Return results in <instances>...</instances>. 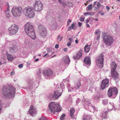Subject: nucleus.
Returning a JSON list of instances; mask_svg holds the SVG:
<instances>
[{
	"mask_svg": "<svg viewBox=\"0 0 120 120\" xmlns=\"http://www.w3.org/2000/svg\"><path fill=\"white\" fill-rule=\"evenodd\" d=\"M67 50H68V49L66 48H64V51L65 52L67 51Z\"/></svg>",
	"mask_w": 120,
	"mask_h": 120,
	"instance_id": "bf43d9fd",
	"label": "nucleus"
},
{
	"mask_svg": "<svg viewBox=\"0 0 120 120\" xmlns=\"http://www.w3.org/2000/svg\"><path fill=\"white\" fill-rule=\"evenodd\" d=\"M86 26L88 28H90V25H89V24L88 23H86Z\"/></svg>",
	"mask_w": 120,
	"mask_h": 120,
	"instance_id": "0e129e2a",
	"label": "nucleus"
},
{
	"mask_svg": "<svg viewBox=\"0 0 120 120\" xmlns=\"http://www.w3.org/2000/svg\"><path fill=\"white\" fill-rule=\"evenodd\" d=\"M78 24L79 26H80L82 25V23L81 22H79L78 23Z\"/></svg>",
	"mask_w": 120,
	"mask_h": 120,
	"instance_id": "864d4df0",
	"label": "nucleus"
},
{
	"mask_svg": "<svg viewBox=\"0 0 120 120\" xmlns=\"http://www.w3.org/2000/svg\"><path fill=\"white\" fill-rule=\"evenodd\" d=\"M71 41H69L68 43L67 44V45L68 46H70L71 44Z\"/></svg>",
	"mask_w": 120,
	"mask_h": 120,
	"instance_id": "8fccbe9b",
	"label": "nucleus"
},
{
	"mask_svg": "<svg viewBox=\"0 0 120 120\" xmlns=\"http://www.w3.org/2000/svg\"><path fill=\"white\" fill-rule=\"evenodd\" d=\"M9 48V51L10 52L12 53L15 52L17 51L16 46L15 45L13 46L12 47H10Z\"/></svg>",
	"mask_w": 120,
	"mask_h": 120,
	"instance_id": "412c9836",
	"label": "nucleus"
},
{
	"mask_svg": "<svg viewBox=\"0 0 120 120\" xmlns=\"http://www.w3.org/2000/svg\"><path fill=\"white\" fill-rule=\"evenodd\" d=\"M118 91V89L116 87H110L108 90L107 95L109 97L112 96H116L117 94Z\"/></svg>",
	"mask_w": 120,
	"mask_h": 120,
	"instance_id": "9b49d317",
	"label": "nucleus"
},
{
	"mask_svg": "<svg viewBox=\"0 0 120 120\" xmlns=\"http://www.w3.org/2000/svg\"><path fill=\"white\" fill-rule=\"evenodd\" d=\"M81 120H92L90 116V115H83Z\"/></svg>",
	"mask_w": 120,
	"mask_h": 120,
	"instance_id": "4be33fe9",
	"label": "nucleus"
},
{
	"mask_svg": "<svg viewBox=\"0 0 120 120\" xmlns=\"http://www.w3.org/2000/svg\"><path fill=\"white\" fill-rule=\"evenodd\" d=\"M117 66L116 63L113 61L112 62L111 65V75L113 79L116 81L118 80L119 76V74L115 71Z\"/></svg>",
	"mask_w": 120,
	"mask_h": 120,
	"instance_id": "39448f33",
	"label": "nucleus"
},
{
	"mask_svg": "<svg viewBox=\"0 0 120 120\" xmlns=\"http://www.w3.org/2000/svg\"><path fill=\"white\" fill-rule=\"evenodd\" d=\"M69 41H71V42L72 40V39H71V38H69Z\"/></svg>",
	"mask_w": 120,
	"mask_h": 120,
	"instance_id": "e2e57ef3",
	"label": "nucleus"
},
{
	"mask_svg": "<svg viewBox=\"0 0 120 120\" xmlns=\"http://www.w3.org/2000/svg\"><path fill=\"white\" fill-rule=\"evenodd\" d=\"M38 60H39V59L38 58H37V59H35L34 60V62H37L38 61Z\"/></svg>",
	"mask_w": 120,
	"mask_h": 120,
	"instance_id": "052dcab7",
	"label": "nucleus"
},
{
	"mask_svg": "<svg viewBox=\"0 0 120 120\" xmlns=\"http://www.w3.org/2000/svg\"><path fill=\"white\" fill-rule=\"evenodd\" d=\"M71 22V20L70 19H69L67 21V25L68 26L69 25V23Z\"/></svg>",
	"mask_w": 120,
	"mask_h": 120,
	"instance_id": "a19ab883",
	"label": "nucleus"
},
{
	"mask_svg": "<svg viewBox=\"0 0 120 120\" xmlns=\"http://www.w3.org/2000/svg\"><path fill=\"white\" fill-rule=\"evenodd\" d=\"M101 8L102 9H103L104 8L105 6L103 5H101Z\"/></svg>",
	"mask_w": 120,
	"mask_h": 120,
	"instance_id": "13d9d810",
	"label": "nucleus"
},
{
	"mask_svg": "<svg viewBox=\"0 0 120 120\" xmlns=\"http://www.w3.org/2000/svg\"><path fill=\"white\" fill-rule=\"evenodd\" d=\"M33 5L34 10L39 11L42 10L43 5L41 2L39 0H35L33 2Z\"/></svg>",
	"mask_w": 120,
	"mask_h": 120,
	"instance_id": "0eeeda50",
	"label": "nucleus"
},
{
	"mask_svg": "<svg viewBox=\"0 0 120 120\" xmlns=\"http://www.w3.org/2000/svg\"><path fill=\"white\" fill-rule=\"evenodd\" d=\"M23 65L22 64H19L18 65V67L19 68H21L23 67Z\"/></svg>",
	"mask_w": 120,
	"mask_h": 120,
	"instance_id": "79ce46f5",
	"label": "nucleus"
},
{
	"mask_svg": "<svg viewBox=\"0 0 120 120\" xmlns=\"http://www.w3.org/2000/svg\"><path fill=\"white\" fill-rule=\"evenodd\" d=\"M60 35H59L57 37V41H59V42L60 41L62 40V38H63V37H60Z\"/></svg>",
	"mask_w": 120,
	"mask_h": 120,
	"instance_id": "2f4dec72",
	"label": "nucleus"
},
{
	"mask_svg": "<svg viewBox=\"0 0 120 120\" xmlns=\"http://www.w3.org/2000/svg\"><path fill=\"white\" fill-rule=\"evenodd\" d=\"M33 8L30 6L25 7L23 9V13L24 15L29 18L33 17L34 16Z\"/></svg>",
	"mask_w": 120,
	"mask_h": 120,
	"instance_id": "423d86ee",
	"label": "nucleus"
},
{
	"mask_svg": "<svg viewBox=\"0 0 120 120\" xmlns=\"http://www.w3.org/2000/svg\"><path fill=\"white\" fill-rule=\"evenodd\" d=\"M101 32L100 31V29H98L97 30H96V32L94 34H97L100 35Z\"/></svg>",
	"mask_w": 120,
	"mask_h": 120,
	"instance_id": "c9c22d12",
	"label": "nucleus"
},
{
	"mask_svg": "<svg viewBox=\"0 0 120 120\" xmlns=\"http://www.w3.org/2000/svg\"><path fill=\"white\" fill-rule=\"evenodd\" d=\"M87 105L88 106H89V107H91L93 108V109L94 110L95 109V107L94 106H92V105L90 103V102H89L88 103Z\"/></svg>",
	"mask_w": 120,
	"mask_h": 120,
	"instance_id": "72a5a7b5",
	"label": "nucleus"
},
{
	"mask_svg": "<svg viewBox=\"0 0 120 120\" xmlns=\"http://www.w3.org/2000/svg\"><path fill=\"white\" fill-rule=\"evenodd\" d=\"M67 85L68 88H70V84L69 83L67 84Z\"/></svg>",
	"mask_w": 120,
	"mask_h": 120,
	"instance_id": "603ef678",
	"label": "nucleus"
},
{
	"mask_svg": "<svg viewBox=\"0 0 120 120\" xmlns=\"http://www.w3.org/2000/svg\"><path fill=\"white\" fill-rule=\"evenodd\" d=\"M25 30L26 34L31 38L34 39L36 37L34 26L30 23H27L25 25Z\"/></svg>",
	"mask_w": 120,
	"mask_h": 120,
	"instance_id": "f03ea898",
	"label": "nucleus"
},
{
	"mask_svg": "<svg viewBox=\"0 0 120 120\" xmlns=\"http://www.w3.org/2000/svg\"><path fill=\"white\" fill-rule=\"evenodd\" d=\"M84 64L89 66L90 65V58L89 57H86L84 59Z\"/></svg>",
	"mask_w": 120,
	"mask_h": 120,
	"instance_id": "6ab92c4d",
	"label": "nucleus"
},
{
	"mask_svg": "<svg viewBox=\"0 0 120 120\" xmlns=\"http://www.w3.org/2000/svg\"><path fill=\"white\" fill-rule=\"evenodd\" d=\"M101 4H100V3L99 2H98L97 5V9H99L100 7H101Z\"/></svg>",
	"mask_w": 120,
	"mask_h": 120,
	"instance_id": "e433bc0d",
	"label": "nucleus"
},
{
	"mask_svg": "<svg viewBox=\"0 0 120 120\" xmlns=\"http://www.w3.org/2000/svg\"><path fill=\"white\" fill-rule=\"evenodd\" d=\"M109 80L107 79H105L103 80L101 82V87L103 90L108 87L109 85Z\"/></svg>",
	"mask_w": 120,
	"mask_h": 120,
	"instance_id": "4468645a",
	"label": "nucleus"
},
{
	"mask_svg": "<svg viewBox=\"0 0 120 120\" xmlns=\"http://www.w3.org/2000/svg\"><path fill=\"white\" fill-rule=\"evenodd\" d=\"M104 57V55L101 54L96 59V64L97 66L101 68H102L103 66Z\"/></svg>",
	"mask_w": 120,
	"mask_h": 120,
	"instance_id": "1a4fd4ad",
	"label": "nucleus"
},
{
	"mask_svg": "<svg viewBox=\"0 0 120 120\" xmlns=\"http://www.w3.org/2000/svg\"><path fill=\"white\" fill-rule=\"evenodd\" d=\"M94 14L93 12H87L84 13V15L85 16H86L87 15H93Z\"/></svg>",
	"mask_w": 120,
	"mask_h": 120,
	"instance_id": "c756f323",
	"label": "nucleus"
},
{
	"mask_svg": "<svg viewBox=\"0 0 120 120\" xmlns=\"http://www.w3.org/2000/svg\"><path fill=\"white\" fill-rule=\"evenodd\" d=\"M59 45L57 44H56L55 45V47L56 48H58L59 47Z\"/></svg>",
	"mask_w": 120,
	"mask_h": 120,
	"instance_id": "3c124183",
	"label": "nucleus"
},
{
	"mask_svg": "<svg viewBox=\"0 0 120 120\" xmlns=\"http://www.w3.org/2000/svg\"><path fill=\"white\" fill-rule=\"evenodd\" d=\"M75 109L73 108H71L70 110V115L71 117L73 119H76V117L74 115L75 112Z\"/></svg>",
	"mask_w": 120,
	"mask_h": 120,
	"instance_id": "f3484780",
	"label": "nucleus"
},
{
	"mask_svg": "<svg viewBox=\"0 0 120 120\" xmlns=\"http://www.w3.org/2000/svg\"><path fill=\"white\" fill-rule=\"evenodd\" d=\"M75 24L74 23H73L71 24V26L72 28L73 29L75 27Z\"/></svg>",
	"mask_w": 120,
	"mask_h": 120,
	"instance_id": "de8ad7c7",
	"label": "nucleus"
},
{
	"mask_svg": "<svg viewBox=\"0 0 120 120\" xmlns=\"http://www.w3.org/2000/svg\"><path fill=\"white\" fill-rule=\"evenodd\" d=\"M19 27L15 24L11 25L8 29V31L12 34H15L18 31Z\"/></svg>",
	"mask_w": 120,
	"mask_h": 120,
	"instance_id": "f8f14e48",
	"label": "nucleus"
},
{
	"mask_svg": "<svg viewBox=\"0 0 120 120\" xmlns=\"http://www.w3.org/2000/svg\"><path fill=\"white\" fill-rule=\"evenodd\" d=\"M29 112L30 114L33 116H35L37 113L35 108L32 105H31L29 110Z\"/></svg>",
	"mask_w": 120,
	"mask_h": 120,
	"instance_id": "dca6fc26",
	"label": "nucleus"
},
{
	"mask_svg": "<svg viewBox=\"0 0 120 120\" xmlns=\"http://www.w3.org/2000/svg\"><path fill=\"white\" fill-rule=\"evenodd\" d=\"M6 55L7 56V59L9 61H11L12 60L14 59V57L13 56L7 53H6Z\"/></svg>",
	"mask_w": 120,
	"mask_h": 120,
	"instance_id": "a878e982",
	"label": "nucleus"
},
{
	"mask_svg": "<svg viewBox=\"0 0 120 120\" xmlns=\"http://www.w3.org/2000/svg\"><path fill=\"white\" fill-rule=\"evenodd\" d=\"M9 104H7V105H6V106H4V107L5 108H6V107H8L9 106Z\"/></svg>",
	"mask_w": 120,
	"mask_h": 120,
	"instance_id": "69168bd1",
	"label": "nucleus"
},
{
	"mask_svg": "<svg viewBox=\"0 0 120 120\" xmlns=\"http://www.w3.org/2000/svg\"><path fill=\"white\" fill-rule=\"evenodd\" d=\"M86 23H87L89 21V20L88 19H86Z\"/></svg>",
	"mask_w": 120,
	"mask_h": 120,
	"instance_id": "680f3d73",
	"label": "nucleus"
},
{
	"mask_svg": "<svg viewBox=\"0 0 120 120\" xmlns=\"http://www.w3.org/2000/svg\"><path fill=\"white\" fill-rule=\"evenodd\" d=\"M90 45L87 44L84 47V51L86 52H88L90 49Z\"/></svg>",
	"mask_w": 120,
	"mask_h": 120,
	"instance_id": "5701e85b",
	"label": "nucleus"
},
{
	"mask_svg": "<svg viewBox=\"0 0 120 120\" xmlns=\"http://www.w3.org/2000/svg\"><path fill=\"white\" fill-rule=\"evenodd\" d=\"M32 82H31V83H28L29 86L27 87L26 89L28 90L32 88V86L33 85V84H32Z\"/></svg>",
	"mask_w": 120,
	"mask_h": 120,
	"instance_id": "c85d7f7f",
	"label": "nucleus"
},
{
	"mask_svg": "<svg viewBox=\"0 0 120 120\" xmlns=\"http://www.w3.org/2000/svg\"><path fill=\"white\" fill-rule=\"evenodd\" d=\"M95 96V97H94V99H95V100H96V99H97V98H98V97H97V96Z\"/></svg>",
	"mask_w": 120,
	"mask_h": 120,
	"instance_id": "338daca9",
	"label": "nucleus"
},
{
	"mask_svg": "<svg viewBox=\"0 0 120 120\" xmlns=\"http://www.w3.org/2000/svg\"><path fill=\"white\" fill-rule=\"evenodd\" d=\"M62 93L60 92L58 90H56L54 92L53 94H49L48 96L49 98L53 100H56L61 95Z\"/></svg>",
	"mask_w": 120,
	"mask_h": 120,
	"instance_id": "9d476101",
	"label": "nucleus"
},
{
	"mask_svg": "<svg viewBox=\"0 0 120 120\" xmlns=\"http://www.w3.org/2000/svg\"><path fill=\"white\" fill-rule=\"evenodd\" d=\"M65 116V114H62L60 116V119L61 120H64V117Z\"/></svg>",
	"mask_w": 120,
	"mask_h": 120,
	"instance_id": "f704fd0d",
	"label": "nucleus"
},
{
	"mask_svg": "<svg viewBox=\"0 0 120 120\" xmlns=\"http://www.w3.org/2000/svg\"><path fill=\"white\" fill-rule=\"evenodd\" d=\"M40 35L42 37H45L46 34V31L45 28L42 26L39 25L38 27Z\"/></svg>",
	"mask_w": 120,
	"mask_h": 120,
	"instance_id": "ddd939ff",
	"label": "nucleus"
},
{
	"mask_svg": "<svg viewBox=\"0 0 120 120\" xmlns=\"http://www.w3.org/2000/svg\"><path fill=\"white\" fill-rule=\"evenodd\" d=\"M84 19L83 17H81V18L79 20L80 21L82 22L84 21Z\"/></svg>",
	"mask_w": 120,
	"mask_h": 120,
	"instance_id": "37998d69",
	"label": "nucleus"
},
{
	"mask_svg": "<svg viewBox=\"0 0 120 120\" xmlns=\"http://www.w3.org/2000/svg\"><path fill=\"white\" fill-rule=\"evenodd\" d=\"M39 120H47L44 116H43L40 118Z\"/></svg>",
	"mask_w": 120,
	"mask_h": 120,
	"instance_id": "58836bf2",
	"label": "nucleus"
},
{
	"mask_svg": "<svg viewBox=\"0 0 120 120\" xmlns=\"http://www.w3.org/2000/svg\"><path fill=\"white\" fill-rule=\"evenodd\" d=\"M22 11V8L20 7H14L11 10V13L13 16L17 17L20 16Z\"/></svg>",
	"mask_w": 120,
	"mask_h": 120,
	"instance_id": "6e6552de",
	"label": "nucleus"
},
{
	"mask_svg": "<svg viewBox=\"0 0 120 120\" xmlns=\"http://www.w3.org/2000/svg\"><path fill=\"white\" fill-rule=\"evenodd\" d=\"M102 103L104 105H106L108 103V100L106 99H104L102 101Z\"/></svg>",
	"mask_w": 120,
	"mask_h": 120,
	"instance_id": "473e14b6",
	"label": "nucleus"
},
{
	"mask_svg": "<svg viewBox=\"0 0 120 120\" xmlns=\"http://www.w3.org/2000/svg\"><path fill=\"white\" fill-rule=\"evenodd\" d=\"M43 75L47 79L48 78L52 76L53 75L52 71L49 69L45 70H43Z\"/></svg>",
	"mask_w": 120,
	"mask_h": 120,
	"instance_id": "2eb2a0df",
	"label": "nucleus"
},
{
	"mask_svg": "<svg viewBox=\"0 0 120 120\" xmlns=\"http://www.w3.org/2000/svg\"><path fill=\"white\" fill-rule=\"evenodd\" d=\"M110 104L112 105V106L113 107L114 106V104L113 103H110Z\"/></svg>",
	"mask_w": 120,
	"mask_h": 120,
	"instance_id": "774afa93",
	"label": "nucleus"
},
{
	"mask_svg": "<svg viewBox=\"0 0 120 120\" xmlns=\"http://www.w3.org/2000/svg\"><path fill=\"white\" fill-rule=\"evenodd\" d=\"M102 38L104 42L107 46L111 45L114 41L113 37L110 35L106 33H104L102 35Z\"/></svg>",
	"mask_w": 120,
	"mask_h": 120,
	"instance_id": "7ed1b4c3",
	"label": "nucleus"
},
{
	"mask_svg": "<svg viewBox=\"0 0 120 120\" xmlns=\"http://www.w3.org/2000/svg\"><path fill=\"white\" fill-rule=\"evenodd\" d=\"M9 10L8 7L5 11L6 15L8 18H9L11 16L10 13H9Z\"/></svg>",
	"mask_w": 120,
	"mask_h": 120,
	"instance_id": "bb28decb",
	"label": "nucleus"
},
{
	"mask_svg": "<svg viewBox=\"0 0 120 120\" xmlns=\"http://www.w3.org/2000/svg\"><path fill=\"white\" fill-rule=\"evenodd\" d=\"M63 59L65 63L67 64H68L70 61L69 58L67 56L64 57Z\"/></svg>",
	"mask_w": 120,
	"mask_h": 120,
	"instance_id": "b1692460",
	"label": "nucleus"
},
{
	"mask_svg": "<svg viewBox=\"0 0 120 120\" xmlns=\"http://www.w3.org/2000/svg\"><path fill=\"white\" fill-rule=\"evenodd\" d=\"M49 106L51 112L54 113L55 112H60L61 110V107L58 103L54 102H51Z\"/></svg>",
	"mask_w": 120,
	"mask_h": 120,
	"instance_id": "20e7f679",
	"label": "nucleus"
},
{
	"mask_svg": "<svg viewBox=\"0 0 120 120\" xmlns=\"http://www.w3.org/2000/svg\"><path fill=\"white\" fill-rule=\"evenodd\" d=\"M108 113L107 111L103 112L100 113V116L102 119H105L107 118V114Z\"/></svg>",
	"mask_w": 120,
	"mask_h": 120,
	"instance_id": "aec40b11",
	"label": "nucleus"
},
{
	"mask_svg": "<svg viewBox=\"0 0 120 120\" xmlns=\"http://www.w3.org/2000/svg\"><path fill=\"white\" fill-rule=\"evenodd\" d=\"M15 73V71H11V73H10V75H11L12 76V75H14Z\"/></svg>",
	"mask_w": 120,
	"mask_h": 120,
	"instance_id": "a18cd8bd",
	"label": "nucleus"
},
{
	"mask_svg": "<svg viewBox=\"0 0 120 120\" xmlns=\"http://www.w3.org/2000/svg\"><path fill=\"white\" fill-rule=\"evenodd\" d=\"M80 101V99L79 98H78L77 100L76 101V103H79V102Z\"/></svg>",
	"mask_w": 120,
	"mask_h": 120,
	"instance_id": "6e6d98bb",
	"label": "nucleus"
},
{
	"mask_svg": "<svg viewBox=\"0 0 120 120\" xmlns=\"http://www.w3.org/2000/svg\"><path fill=\"white\" fill-rule=\"evenodd\" d=\"M60 3H61L64 6H66L67 4V3H65L64 2H61H61Z\"/></svg>",
	"mask_w": 120,
	"mask_h": 120,
	"instance_id": "4c0bfd02",
	"label": "nucleus"
},
{
	"mask_svg": "<svg viewBox=\"0 0 120 120\" xmlns=\"http://www.w3.org/2000/svg\"><path fill=\"white\" fill-rule=\"evenodd\" d=\"M68 4H70V5H69V6H71V7L72 6V4L70 2H68Z\"/></svg>",
	"mask_w": 120,
	"mask_h": 120,
	"instance_id": "09e8293b",
	"label": "nucleus"
},
{
	"mask_svg": "<svg viewBox=\"0 0 120 120\" xmlns=\"http://www.w3.org/2000/svg\"><path fill=\"white\" fill-rule=\"evenodd\" d=\"M106 8L108 10H109L110 9V8L108 6H106Z\"/></svg>",
	"mask_w": 120,
	"mask_h": 120,
	"instance_id": "5fc2aeb1",
	"label": "nucleus"
},
{
	"mask_svg": "<svg viewBox=\"0 0 120 120\" xmlns=\"http://www.w3.org/2000/svg\"><path fill=\"white\" fill-rule=\"evenodd\" d=\"M72 28L71 26H69L68 27V31H69L71 30L72 29H73Z\"/></svg>",
	"mask_w": 120,
	"mask_h": 120,
	"instance_id": "c03bdc74",
	"label": "nucleus"
},
{
	"mask_svg": "<svg viewBox=\"0 0 120 120\" xmlns=\"http://www.w3.org/2000/svg\"><path fill=\"white\" fill-rule=\"evenodd\" d=\"M82 50L81 49L79 50V52L77 53L76 55L73 56V58L75 60L79 59L82 56Z\"/></svg>",
	"mask_w": 120,
	"mask_h": 120,
	"instance_id": "a211bd4d",
	"label": "nucleus"
},
{
	"mask_svg": "<svg viewBox=\"0 0 120 120\" xmlns=\"http://www.w3.org/2000/svg\"><path fill=\"white\" fill-rule=\"evenodd\" d=\"M80 85L81 82H79L76 85L74 88L72 87L71 89H72V90H76V89H79V86H80Z\"/></svg>",
	"mask_w": 120,
	"mask_h": 120,
	"instance_id": "393cba45",
	"label": "nucleus"
},
{
	"mask_svg": "<svg viewBox=\"0 0 120 120\" xmlns=\"http://www.w3.org/2000/svg\"><path fill=\"white\" fill-rule=\"evenodd\" d=\"M92 5L90 4L86 8V10L87 11H91L92 9Z\"/></svg>",
	"mask_w": 120,
	"mask_h": 120,
	"instance_id": "7c9ffc66",
	"label": "nucleus"
},
{
	"mask_svg": "<svg viewBox=\"0 0 120 120\" xmlns=\"http://www.w3.org/2000/svg\"><path fill=\"white\" fill-rule=\"evenodd\" d=\"M77 39L76 40H75V42L76 44H77L78 42V38H76Z\"/></svg>",
	"mask_w": 120,
	"mask_h": 120,
	"instance_id": "4d7b16f0",
	"label": "nucleus"
},
{
	"mask_svg": "<svg viewBox=\"0 0 120 120\" xmlns=\"http://www.w3.org/2000/svg\"><path fill=\"white\" fill-rule=\"evenodd\" d=\"M4 105L2 101L0 100V114L1 112L2 108L4 106Z\"/></svg>",
	"mask_w": 120,
	"mask_h": 120,
	"instance_id": "cd10ccee",
	"label": "nucleus"
},
{
	"mask_svg": "<svg viewBox=\"0 0 120 120\" xmlns=\"http://www.w3.org/2000/svg\"><path fill=\"white\" fill-rule=\"evenodd\" d=\"M2 90L3 95L6 98H11L15 93V88L11 85L3 86Z\"/></svg>",
	"mask_w": 120,
	"mask_h": 120,
	"instance_id": "f257e3e1",
	"label": "nucleus"
},
{
	"mask_svg": "<svg viewBox=\"0 0 120 120\" xmlns=\"http://www.w3.org/2000/svg\"><path fill=\"white\" fill-rule=\"evenodd\" d=\"M41 69H39L38 72L37 74L38 75H40L41 73Z\"/></svg>",
	"mask_w": 120,
	"mask_h": 120,
	"instance_id": "ea45409f",
	"label": "nucleus"
},
{
	"mask_svg": "<svg viewBox=\"0 0 120 120\" xmlns=\"http://www.w3.org/2000/svg\"><path fill=\"white\" fill-rule=\"evenodd\" d=\"M100 35H99L97 37V39L98 41L100 39Z\"/></svg>",
	"mask_w": 120,
	"mask_h": 120,
	"instance_id": "49530a36",
	"label": "nucleus"
}]
</instances>
